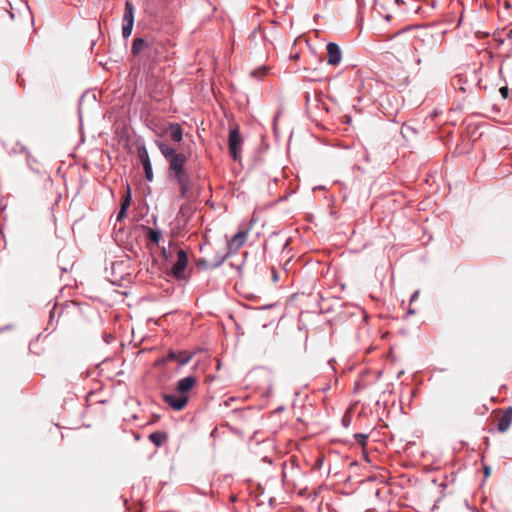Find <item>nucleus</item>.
Wrapping results in <instances>:
<instances>
[{
  "label": "nucleus",
  "instance_id": "obj_1",
  "mask_svg": "<svg viewBox=\"0 0 512 512\" xmlns=\"http://www.w3.org/2000/svg\"><path fill=\"white\" fill-rule=\"evenodd\" d=\"M438 45V37L432 32L408 28L394 36L391 48L399 58H407L414 52L429 55L436 51Z\"/></svg>",
  "mask_w": 512,
  "mask_h": 512
},
{
  "label": "nucleus",
  "instance_id": "obj_2",
  "mask_svg": "<svg viewBox=\"0 0 512 512\" xmlns=\"http://www.w3.org/2000/svg\"><path fill=\"white\" fill-rule=\"evenodd\" d=\"M155 144L168 163V176L179 186L180 197L190 199L193 196L194 179L185 168L188 156L165 141L156 140Z\"/></svg>",
  "mask_w": 512,
  "mask_h": 512
},
{
  "label": "nucleus",
  "instance_id": "obj_3",
  "mask_svg": "<svg viewBox=\"0 0 512 512\" xmlns=\"http://www.w3.org/2000/svg\"><path fill=\"white\" fill-rule=\"evenodd\" d=\"M242 138L237 127L230 130L228 146L232 158L236 161L240 158Z\"/></svg>",
  "mask_w": 512,
  "mask_h": 512
},
{
  "label": "nucleus",
  "instance_id": "obj_4",
  "mask_svg": "<svg viewBox=\"0 0 512 512\" xmlns=\"http://www.w3.org/2000/svg\"><path fill=\"white\" fill-rule=\"evenodd\" d=\"M159 137L168 136L173 143H180L183 139V129L179 123H169L158 133Z\"/></svg>",
  "mask_w": 512,
  "mask_h": 512
},
{
  "label": "nucleus",
  "instance_id": "obj_5",
  "mask_svg": "<svg viewBox=\"0 0 512 512\" xmlns=\"http://www.w3.org/2000/svg\"><path fill=\"white\" fill-rule=\"evenodd\" d=\"M188 256L187 253L180 249L177 253V261L172 266V274L177 279L184 278V271L187 267Z\"/></svg>",
  "mask_w": 512,
  "mask_h": 512
},
{
  "label": "nucleus",
  "instance_id": "obj_6",
  "mask_svg": "<svg viewBox=\"0 0 512 512\" xmlns=\"http://www.w3.org/2000/svg\"><path fill=\"white\" fill-rule=\"evenodd\" d=\"M165 403H167L174 410H182L188 403V396L186 395H175L165 394L163 396Z\"/></svg>",
  "mask_w": 512,
  "mask_h": 512
},
{
  "label": "nucleus",
  "instance_id": "obj_7",
  "mask_svg": "<svg viewBox=\"0 0 512 512\" xmlns=\"http://www.w3.org/2000/svg\"><path fill=\"white\" fill-rule=\"evenodd\" d=\"M138 156L143 165L146 179L148 181H152L153 180L152 166H151L150 158L148 155V151L144 146L138 148Z\"/></svg>",
  "mask_w": 512,
  "mask_h": 512
},
{
  "label": "nucleus",
  "instance_id": "obj_8",
  "mask_svg": "<svg viewBox=\"0 0 512 512\" xmlns=\"http://www.w3.org/2000/svg\"><path fill=\"white\" fill-rule=\"evenodd\" d=\"M248 231H239L235 234L228 243L229 253H237L238 250L245 244Z\"/></svg>",
  "mask_w": 512,
  "mask_h": 512
},
{
  "label": "nucleus",
  "instance_id": "obj_9",
  "mask_svg": "<svg viewBox=\"0 0 512 512\" xmlns=\"http://www.w3.org/2000/svg\"><path fill=\"white\" fill-rule=\"evenodd\" d=\"M341 50L336 43L327 44V63L332 66H336L341 61Z\"/></svg>",
  "mask_w": 512,
  "mask_h": 512
},
{
  "label": "nucleus",
  "instance_id": "obj_10",
  "mask_svg": "<svg viewBox=\"0 0 512 512\" xmlns=\"http://www.w3.org/2000/svg\"><path fill=\"white\" fill-rule=\"evenodd\" d=\"M197 383L195 376H187L177 382L176 390L181 395H186Z\"/></svg>",
  "mask_w": 512,
  "mask_h": 512
},
{
  "label": "nucleus",
  "instance_id": "obj_11",
  "mask_svg": "<svg viewBox=\"0 0 512 512\" xmlns=\"http://www.w3.org/2000/svg\"><path fill=\"white\" fill-rule=\"evenodd\" d=\"M512 424V406L508 407L503 411L498 421V430L500 432H506Z\"/></svg>",
  "mask_w": 512,
  "mask_h": 512
},
{
  "label": "nucleus",
  "instance_id": "obj_12",
  "mask_svg": "<svg viewBox=\"0 0 512 512\" xmlns=\"http://www.w3.org/2000/svg\"><path fill=\"white\" fill-rule=\"evenodd\" d=\"M192 358V355L187 351H169L167 359L178 362L180 365L187 364Z\"/></svg>",
  "mask_w": 512,
  "mask_h": 512
},
{
  "label": "nucleus",
  "instance_id": "obj_13",
  "mask_svg": "<svg viewBox=\"0 0 512 512\" xmlns=\"http://www.w3.org/2000/svg\"><path fill=\"white\" fill-rule=\"evenodd\" d=\"M134 12H135V9H134L133 3L129 0H127L125 2V9H124V14H123V18H122L123 24L134 25Z\"/></svg>",
  "mask_w": 512,
  "mask_h": 512
},
{
  "label": "nucleus",
  "instance_id": "obj_14",
  "mask_svg": "<svg viewBox=\"0 0 512 512\" xmlns=\"http://www.w3.org/2000/svg\"><path fill=\"white\" fill-rule=\"evenodd\" d=\"M167 438V434L162 431H155L149 435V440L157 447L162 446L163 443L167 440Z\"/></svg>",
  "mask_w": 512,
  "mask_h": 512
},
{
  "label": "nucleus",
  "instance_id": "obj_15",
  "mask_svg": "<svg viewBox=\"0 0 512 512\" xmlns=\"http://www.w3.org/2000/svg\"><path fill=\"white\" fill-rule=\"evenodd\" d=\"M148 42L143 38H135L132 43V53L133 55H138L143 49L147 48Z\"/></svg>",
  "mask_w": 512,
  "mask_h": 512
},
{
  "label": "nucleus",
  "instance_id": "obj_16",
  "mask_svg": "<svg viewBox=\"0 0 512 512\" xmlns=\"http://www.w3.org/2000/svg\"><path fill=\"white\" fill-rule=\"evenodd\" d=\"M147 237L150 242L157 244L161 238V232L159 230H154V229L149 228Z\"/></svg>",
  "mask_w": 512,
  "mask_h": 512
},
{
  "label": "nucleus",
  "instance_id": "obj_17",
  "mask_svg": "<svg viewBox=\"0 0 512 512\" xmlns=\"http://www.w3.org/2000/svg\"><path fill=\"white\" fill-rule=\"evenodd\" d=\"M130 205H131V191H130V187L128 185L127 186L126 194H125V196L122 199L121 208L120 209H123V210L127 211V209L130 207Z\"/></svg>",
  "mask_w": 512,
  "mask_h": 512
},
{
  "label": "nucleus",
  "instance_id": "obj_18",
  "mask_svg": "<svg viewBox=\"0 0 512 512\" xmlns=\"http://www.w3.org/2000/svg\"><path fill=\"white\" fill-rule=\"evenodd\" d=\"M42 92L51 94L52 96L55 95V87L52 81H46L42 85Z\"/></svg>",
  "mask_w": 512,
  "mask_h": 512
},
{
  "label": "nucleus",
  "instance_id": "obj_19",
  "mask_svg": "<svg viewBox=\"0 0 512 512\" xmlns=\"http://www.w3.org/2000/svg\"><path fill=\"white\" fill-rule=\"evenodd\" d=\"M354 438L356 439L357 443L360 444L362 447L366 446L368 435L362 434V433H358V434L354 435Z\"/></svg>",
  "mask_w": 512,
  "mask_h": 512
},
{
  "label": "nucleus",
  "instance_id": "obj_20",
  "mask_svg": "<svg viewBox=\"0 0 512 512\" xmlns=\"http://www.w3.org/2000/svg\"><path fill=\"white\" fill-rule=\"evenodd\" d=\"M268 69L266 67H261L252 71L251 75L255 78H262L267 74Z\"/></svg>",
  "mask_w": 512,
  "mask_h": 512
},
{
  "label": "nucleus",
  "instance_id": "obj_21",
  "mask_svg": "<svg viewBox=\"0 0 512 512\" xmlns=\"http://www.w3.org/2000/svg\"><path fill=\"white\" fill-rule=\"evenodd\" d=\"M132 30H133V25L132 24H123L122 25V35L124 38H128L131 33H132Z\"/></svg>",
  "mask_w": 512,
  "mask_h": 512
},
{
  "label": "nucleus",
  "instance_id": "obj_22",
  "mask_svg": "<svg viewBox=\"0 0 512 512\" xmlns=\"http://www.w3.org/2000/svg\"><path fill=\"white\" fill-rule=\"evenodd\" d=\"M499 92L504 99H507L509 97V89L507 86L501 87L499 89Z\"/></svg>",
  "mask_w": 512,
  "mask_h": 512
},
{
  "label": "nucleus",
  "instance_id": "obj_23",
  "mask_svg": "<svg viewBox=\"0 0 512 512\" xmlns=\"http://www.w3.org/2000/svg\"><path fill=\"white\" fill-rule=\"evenodd\" d=\"M126 216V210L120 209L118 215H117V221H122L123 218Z\"/></svg>",
  "mask_w": 512,
  "mask_h": 512
},
{
  "label": "nucleus",
  "instance_id": "obj_24",
  "mask_svg": "<svg viewBox=\"0 0 512 512\" xmlns=\"http://www.w3.org/2000/svg\"><path fill=\"white\" fill-rule=\"evenodd\" d=\"M399 47H400L401 49H404V48H408V47H411V46L409 45V42H402V44H400V46H399Z\"/></svg>",
  "mask_w": 512,
  "mask_h": 512
},
{
  "label": "nucleus",
  "instance_id": "obj_25",
  "mask_svg": "<svg viewBox=\"0 0 512 512\" xmlns=\"http://www.w3.org/2000/svg\"><path fill=\"white\" fill-rule=\"evenodd\" d=\"M418 295H419V292H418V291H416V292L412 295V297H411V302H413V301L418 297Z\"/></svg>",
  "mask_w": 512,
  "mask_h": 512
},
{
  "label": "nucleus",
  "instance_id": "obj_26",
  "mask_svg": "<svg viewBox=\"0 0 512 512\" xmlns=\"http://www.w3.org/2000/svg\"><path fill=\"white\" fill-rule=\"evenodd\" d=\"M484 472H485V475L488 476L490 474V469L489 467H485L484 468Z\"/></svg>",
  "mask_w": 512,
  "mask_h": 512
},
{
  "label": "nucleus",
  "instance_id": "obj_27",
  "mask_svg": "<svg viewBox=\"0 0 512 512\" xmlns=\"http://www.w3.org/2000/svg\"><path fill=\"white\" fill-rule=\"evenodd\" d=\"M273 279H274V281H276V280L278 279V276H277V274L275 273V271H273Z\"/></svg>",
  "mask_w": 512,
  "mask_h": 512
},
{
  "label": "nucleus",
  "instance_id": "obj_28",
  "mask_svg": "<svg viewBox=\"0 0 512 512\" xmlns=\"http://www.w3.org/2000/svg\"><path fill=\"white\" fill-rule=\"evenodd\" d=\"M408 313L413 315V314H415V310H413V309H411V308H410V309L408 310Z\"/></svg>",
  "mask_w": 512,
  "mask_h": 512
},
{
  "label": "nucleus",
  "instance_id": "obj_29",
  "mask_svg": "<svg viewBox=\"0 0 512 512\" xmlns=\"http://www.w3.org/2000/svg\"><path fill=\"white\" fill-rule=\"evenodd\" d=\"M390 18H391V15H389V14H387V15L385 16V19H386L387 21H389V20H390Z\"/></svg>",
  "mask_w": 512,
  "mask_h": 512
},
{
  "label": "nucleus",
  "instance_id": "obj_30",
  "mask_svg": "<svg viewBox=\"0 0 512 512\" xmlns=\"http://www.w3.org/2000/svg\"><path fill=\"white\" fill-rule=\"evenodd\" d=\"M397 4H399L401 1L400 0H394Z\"/></svg>",
  "mask_w": 512,
  "mask_h": 512
}]
</instances>
